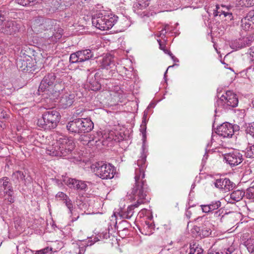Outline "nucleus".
I'll list each match as a JSON object with an SVG mask.
<instances>
[{
  "instance_id": "obj_1",
  "label": "nucleus",
  "mask_w": 254,
  "mask_h": 254,
  "mask_svg": "<svg viewBox=\"0 0 254 254\" xmlns=\"http://www.w3.org/2000/svg\"><path fill=\"white\" fill-rule=\"evenodd\" d=\"M146 158V155L142 154L137 161L136 167H135V183L132 189L131 194L133 199L136 200V202L133 205L128 206L127 209L121 210L119 212L118 215L121 218L130 219L133 214V209L135 207H137L141 204L148 202L150 199L147 196L149 189L146 180H144L145 170L147 167Z\"/></svg>"
},
{
  "instance_id": "obj_16",
  "label": "nucleus",
  "mask_w": 254,
  "mask_h": 254,
  "mask_svg": "<svg viewBox=\"0 0 254 254\" xmlns=\"http://www.w3.org/2000/svg\"><path fill=\"white\" fill-rule=\"evenodd\" d=\"M75 97V94L71 92L64 93L59 101L60 106L63 109L70 107L74 102Z\"/></svg>"
},
{
  "instance_id": "obj_51",
  "label": "nucleus",
  "mask_w": 254,
  "mask_h": 254,
  "mask_svg": "<svg viewBox=\"0 0 254 254\" xmlns=\"http://www.w3.org/2000/svg\"><path fill=\"white\" fill-rule=\"evenodd\" d=\"M224 16L226 18V20H231L233 19L232 13L230 11H227Z\"/></svg>"
},
{
  "instance_id": "obj_34",
  "label": "nucleus",
  "mask_w": 254,
  "mask_h": 254,
  "mask_svg": "<svg viewBox=\"0 0 254 254\" xmlns=\"http://www.w3.org/2000/svg\"><path fill=\"white\" fill-rule=\"evenodd\" d=\"M245 194L247 198L254 199V184L247 189Z\"/></svg>"
},
{
  "instance_id": "obj_24",
  "label": "nucleus",
  "mask_w": 254,
  "mask_h": 254,
  "mask_svg": "<svg viewBox=\"0 0 254 254\" xmlns=\"http://www.w3.org/2000/svg\"><path fill=\"white\" fill-rule=\"evenodd\" d=\"M235 251V248L233 246H226L218 252L211 251L207 254H231Z\"/></svg>"
},
{
  "instance_id": "obj_38",
  "label": "nucleus",
  "mask_w": 254,
  "mask_h": 254,
  "mask_svg": "<svg viewBox=\"0 0 254 254\" xmlns=\"http://www.w3.org/2000/svg\"><path fill=\"white\" fill-rule=\"evenodd\" d=\"M227 11L223 10V8L221 6L217 5L216 6V9L214 10V16H216L218 15L221 16V15H224L226 13Z\"/></svg>"
},
{
  "instance_id": "obj_31",
  "label": "nucleus",
  "mask_w": 254,
  "mask_h": 254,
  "mask_svg": "<svg viewBox=\"0 0 254 254\" xmlns=\"http://www.w3.org/2000/svg\"><path fill=\"white\" fill-rule=\"evenodd\" d=\"M16 65L17 67L18 68L19 70L22 71H26V68L27 66V63L26 60L22 59L21 58L17 60L16 61Z\"/></svg>"
},
{
  "instance_id": "obj_35",
  "label": "nucleus",
  "mask_w": 254,
  "mask_h": 254,
  "mask_svg": "<svg viewBox=\"0 0 254 254\" xmlns=\"http://www.w3.org/2000/svg\"><path fill=\"white\" fill-rule=\"evenodd\" d=\"M89 88L93 91H97L101 88V85L97 81L94 80L90 83Z\"/></svg>"
},
{
  "instance_id": "obj_12",
  "label": "nucleus",
  "mask_w": 254,
  "mask_h": 254,
  "mask_svg": "<svg viewBox=\"0 0 254 254\" xmlns=\"http://www.w3.org/2000/svg\"><path fill=\"white\" fill-rule=\"evenodd\" d=\"M149 4V2L148 0L135 2L133 6V11L143 18H148L150 16H153L155 13L153 11H149L147 8Z\"/></svg>"
},
{
  "instance_id": "obj_8",
  "label": "nucleus",
  "mask_w": 254,
  "mask_h": 254,
  "mask_svg": "<svg viewBox=\"0 0 254 254\" xmlns=\"http://www.w3.org/2000/svg\"><path fill=\"white\" fill-rule=\"evenodd\" d=\"M239 100L236 94L231 91H227L222 94L216 101L215 104V112L221 111L222 109L229 110L237 107Z\"/></svg>"
},
{
  "instance_id": "obj_23",
  "label": "nucleus",
  "mask_w": 254,
  "mask_h": 254,
  "mask_svg": "<svg viewBox=\"0 0 254 254\" xmlns=\"http://www.w3.org/2000/svg\"><path fill=\"white\" fill-rule=\"evenodd\" d=\"M3 189V193H11L13 191V188L9 181V179L7 177H3L0 180Z\"/></svg>"
},
{
  "instance_id": "obj_36",
  "label": "nucleus",
  "mask_w": 254,
  "mask_h": 254,
  "mask_svg": "<svg viewBox=\"0 0 254 254\" xmlns=\"http://www.w3.org/2000/svg\"><path fill=\"white\" fill-rule=\"evenodd\" d=\"M238 4L242 6H253V5H254V0H240L239 3H238Z\"/></svg>"
},
{
  "instance_id": "obj_17",
  "label": "nucleus",
  "mask_w": 254,
  "mask_h": 254,
  "mask_svg": "<svg viewBox=\"0 0 254 254\" xmlns=\"http://www.w3.org/2000/svg\"><path fill=\"white\" fill-rule=\"evenodd\" d=\"M221 202L219 200H214L207 204L200 205L201 210L204 213H212L221 208Z\"/></svg>"
},
{
  "instance_id": "obj_7",
  "label": "nucleus",
  "mask_w": 254,
  "mask_h": 254,
  "mask_svg": "<svg viewBox=\"0 0 254 254\" xmlns=\"http://www.w3.org/2000/svg\"><path fill=\"white\" fill-rule=\"evenodd\" d=\"M117 17L110 15L106 12H98L92 18V23L97 29L107 30L111 29L117 21Z\"/></svg>"
},
{
  "instance_id": "obj_62",
  "label": "nucleus",
  "mask_w": 254,
  "mask_h": 254,
  "mask_svg": "<svg viewBox=\"0 0 254 254\" xmlns=\"http://www.w3.org/2000/svg\"><path fill=\"white\" fill-rule=\"evenodd\" d=\"M102 78L103 79H107V78H110V76H109L108 77H107L106 76H105L104 77V75L103 74Z\"/></svg>"
},
{
  "instance_id": "obj_2",
  "label": "nucleus",
  "mask_w": 254,
  "mask_h": 254,
  "mask_svg": "<svg viewBox=\"0 0 254 254\" xmlns=\"http://www.w3.org/2000/svg\"><path fill=\"white\" fill-rule=\"evenodd\" d=\"M74 147L72 139L61 137L47 148L46 153L52 156L65 157L71 154Z\"/></svg>"
},
{
  "instance_id": "obj_21",
  "label": "nucleus",
  "mask_w": 254,
  "mask_h": 254,
  "mask_svg": "<svg viewBox=\"0 0 254 254\" xmlns=\"http://www.w3.org/2000/svg\"><path fill=\"white\" fill-rule=\"evenodd\" d=\"M245 195V192L243 190H234L230 195L229 202L234 203L235 202L240 201Z\"/></svg>"
},
{
  "instance_id": "obj_50",
  "label": "nucleus",
  "mask_w": 254,
  "mask_h": 254,
  "mask_svg": "<svg viewBox=\"0 0 254 254\" xmlns=\"http://www.w3.org/2000/svg\"><path fill=\"white\" fill-rule=\"evenodd\" d=\"M56 197L60 198L64 200L66 198L68 197L67 195L63 192H59L56 194Z\"/></svg>"
},
{
  "instance_id": "obj_61",
  "label": "nucleus",
  "mask_w": 254,
  "mask_h": 254,
  "mask_svg": "<svg viewBox=\"0 0 254 254\" xmlns=\"http://www.w3.org/2000/svg\"><path fill=\"white\" fill-rule=\"evenodd\" d=\"M172 66H169L168 67L167 69L166 70V71H165V73H164V77H166V74H167V71H168V68H170V67H172Z\"/></svg>"
},
{
  "instance_id": "obj_19",
  "label": "nucleus",
  "mask_w": 254,
  "mask_h": 254,
  "mask_svg": "<svg viewBox=\"0 0 254 254\" xmlns=\"http://www.w3.org/2000/svg\"><path fill=\"white\" fill-rule=\"evenodd\" d=\"M115 65L113 57L111 54H106L103 57L101 63V67L102 69H106L105 72Z\"/></svg>"
},
{
  "instance_id": "obj_15",
  "label": "nucleus",
  "mask_w": 254,
  "mask_h": 254,
  "mask_svg": "<svg viewBox=\"0 0 254 254\" xmlns=\"http://www.w3.org/2000/svg\"><path fill=\"white\" fill-rule=\"evenodd\" d=\"M242 29L247 31L254 28V10L250 11L241 21Z\"/></svg>"
},
{
  "instance_id": "obj_29",
  "label": "nucleus",
  "mask_w": 254,
  "mask_h": 254,
  "mask_svg": "<svg viewBox=\"0 0 254 254\" xmlns=\"http://www.w3.org/2000/svg\"><path fill=\"white\" fill-rule=\"evenodd\" d=\"M25 177V176L23 172L20 171H17L12 174V179L13 181L17 183L24 180Z\"/></svg>"
},
{
  "instance_id": "obj_55",
  "label": "nucleus",
  "mask_w": 254,
  "mask_h": 254,
  "mask_svg": "<svg viewBox=\"0 0 254 254\" xmlns=\"http://www.w3.org/2000/svg\"><path fill=\"white\" fill-rule=\"evenodd\" d=\"M221 7L223 8V10L228 11H230V9L232 8V6L230 5H225L222 4Z\"/></svg>"
},
{
  "instance_id": "obj_32",
  "label": "nucleus",
  "mask_w": 254,
  "mask_h": 254,
  "mask_svg": "<svg viewBox=\"0 0 254 254\" xmlns=\"http://www.w3.org/2000/svg\"><path fill=\"white\" fill-rule=\"evenodd\" d=\"M245 131L247 135H250L254 138V122L247 124Z\"/></svg>"
},
{
  "instance_id": "obj_39",
  "label": "nucleus",
  "mask_w": 254,
  "mask_h": 254,
  "mask_svg": "<svg viewBox=\"0 0 254 254\" xmlns=\"http://www.w3.org/2000/svg\"><path fill=\"white\" fill-rule=\"evenodd\" d=\"M4 200L6 201L8 204H10L13 203L14 201V197L13 196V191H12L10 193H4Z\"/></svg>"
},
{
  "instance_id": "obj_20",
  "label": "nucleus",
  "mask_w": 254,
  "mask_h": 254,
  "mask_svg": "<svg viewBox=\"0 0 254 254\" xmlns=\"http://www.w3.org/2000/svg\"><path fill=\"white\" fill-rule=\"evenodd\" d=\"M57 25L58 26V28H57L55 30H53L52 33H49L50 35L49 36H47L46 37L49 38L51 42H57L58 40L61 39L63 36V29L60 28L59 25Z\"/></svg>"
},
{
  "instance_id": "obj_63",
  "label": "nucleus",
  "mask_w": 254,
  "mask_h": 254,
  "mask_svg": "<svg viewBox=\"0 0 254 254\" xmlns=\"http://www.w3.org/2000/svg\"><path fill=\"white\" fill-rule=\"evenodd\" d=\"M164 226H166V227H167V229H169V230H170V228H171L170 226H168L166 225H164Z\"/></svg>"
},
{
  "instance_id": "obj_6",
  "label": "nucleus",
  "mask_w": 254,
  "mask_h": 254,
  "mask_svg": "<svg viewBox=\"0 0 254 254\" xmlns=\"http://www.w3.org/2000/svg\"><path fill=\"white\" fill-rule=\"evenodd\" d=\"M66 127L69 132L80 134L91 131L94 124L90 119L79 118L68 122Z\"/></svg>"
},
{
  "instance_id": "obj_37",
  "label": "nucleus",
  "mask_w": 254,
  "mask_h": 254,
  "mask_svg": "<svg viewBox=\"0 0 254 254\" xmlns=\"http://www.w3.org/2000/svg\"><path fill=\"white\" fill-rule=\"evenodd\" d=\"M64 203L69 210V213L72 215L73 214V204L71 199L68 197L64 200Z\"/></svg>"
},
{
  "instance_id": "obj_57",
  "label": "nucleus",
  "mask_w": 254,
  "mask_h": 254,
  "mask_svg": "<svg viewBox=\"0 0 254 254\" xmlns=\"http://www.w3.org/2000/svg\"><path fill=\"white\" fill-rule=\"evenodd\" d=\"M70 216L71 217L72 221H75L77 220L78 219V218H79V215H78L77 216H75L73 212L72 215L71 214H70Z\"/></svg>"
},
{
  "instance_id": "obj_40",
  "label": "nucleus",
  "mask_w": 254,
  "mask_h": 254,
  "mask_svg": "<svg viewBox=\"0 0 254 254\" xmlns=\"http://www.w3.org/2000/svg\"><path fill=\"white\" fill-rule=\"evenodd\" d=\"M246 155L247 157L254 158V144L250 146L247 148Z\"/></svg>"
},
{
  "instance_id": "obj_22",
  "label": "nucleus",
  "mask_w": 254,
  "mask_h": 254,
  "mask_svg": "<svg viewBox=\"0 0 254 254\" xmlns=\"http://www.w3.org/2000/svg\"><path fill=\"white\" fill-rule=\"evenodd\" d=\"M154 225L149 221H145L140 232L142 234L150 236L154 233Z\"/></svg>"
},
{
  "instance_id": "obj_18",
  "label": "nucleus",
  "mask_w": 254,
  "mask_h": 254,
  "mask_svg": "<svg viewBox=\"0 0 254 254\" xmlns=\"http://www.w3.org/2000/svg\"><path fill=\"white\" fill-rule=\"evenodd\" d=\"M215 186L224 192L229 191L233 187V183L229 179H219L216 180Z\"/></svg>"
},
{
  "instance_id": "obj_33",
  "label": "nucleus",
  "mask_w": 254,
  "mask_h": 254,
  "mask_svg": "<svg viewBox=\"0 0 254 254\" xmlns=\"http://www.w3.org/2000/svg\"><path fill=\"white\" fill-rule=\"evenodd\" d=\"M87 189V185L85 181L78 180L75 190L77 191H86Z\"/></svg>"
},
{
  "instance_id": "obj_4",
  "label": "nucleus",
  "mask_w": 254,
  "mask_h": 254,
  "mask_svg": "<svg viewBox=\"0 0 254 254\" xmlns=\"http://www.w3.org/2000/svg\"><path fill=\"white\" fill-rule=\"evenodd\" d=\"M31 27L32 31L37 34L44 33L45 37L49 36V33L58 28L57 22L54 19L38 16L31 21Z\"/></svg>"
},
{
  "instance_id": "obj_64",
  "label": "nucleus",
  "mask_w": 254,
  "mask_h": 254,
  "mask_svg": "<svg viewBox=\"0 0 254 254\" xmlns=\"http://www.w3.org/2000/svg\"><path fill=\"white\" fill-rule=\"evenodd\" d=\"M1 55V49H0V56Z\"/></svg>"
},
{
  "instance_id": "obj_46",
  "label": "nucleus",
  "mask_w": 254,
  "mask_h": 254,
  "mask_svg": "<svg viewBox=\"0 0 254 254\" xmlns=\"http://www.w3.org/2000/svg\"><path fill=\"white\" fill-rule=\"evenodd\" d=\"M242 40L243 42V45L244 47L250 46L252 42L251 39L248 37L243 38V39H242Z\"/></svg>"
},
{
  "instance_id": "obj_5",
  "label": "nucleus",
  "mask_w": 254,
  "mask_h": 254,
  "mask_svg": "<svg viewBox=\"0 0 254 254\" xmlns=\"http://www.w3.org/2000/svg\"><path fill=\"white\" fill-rule=\"evenodd\" d=\"M60 119V114L56 110L47 111L43 113L42 118L38 120L37 125L45 130L52 129L57 127Z\"/></svg>"
},
{
  "instance_id": "obj_53",
  "label": "nucleus",
  "mask_w": 254,
  "mask_h": 254,
  "mask_svg": "<svg viewBox=\"0 0 254 254\" xmlns=\"http://www.w3.org/2000/svg\"><path fill=\"white\" fill-rule=\"evenodd\" d=\"M49 251V248H46L41 250L36 251L35 254H47Z\"/></svg>"
},
{
  "instance_id": "obj_28",
  "label": "nucleus",
  "mask_w": 254,
  "mask_h": 254,
  "mask_svg": "<svg viewBox=\"0 0 254 254\" xmlns=\"http://www.w3.org/2000/svg\"><path fill=\"white\" fill-rule=\"evenodd\" d=\"M224 212V209L222 208H219V209L214 211L213 213V218L214 219V221H219L220 222H222V219L224 218L225 216V214H223Z\"/></svg>"
},
{
  "instance_id": "obj_10",
  "label": "nucleus",
  "mask_w": 254,
  "mask_h": 254,
  "mask_svg": "<svg viewBox=\"0 0 254 254\" xmlns=\"http://www.w3.org/2000/svg\"><path fill=\"white\" fill-rule=\"evenodd\" d=\"M21 27L22 24L20 22L6 19L0 13V30L5 34L14 36L20 32Z\"/></svg>"
},
{
  "instance_id": "obj_54",
  "label": "nucleus",
  "mask_w": 254,
  "mask_h": 254,
  "mask_svg": "<svg viewBox=\"0 0 254 254\" xmlns=\"http://www.w3.org/2000/svg\"><path fill=\"white\" fill-rule=\"evenodd\" d=\"M169 56L171 57V59L174 61L175 62H179V60L176 58L173 54L169 51V52H167V53Z\"/></svg>"
},
{
  "instance_id": "obj_56",
  "label": "nucleus",
  "mask_w": 254,
  "mask_h": 254,
  "mask_svg": "<svg viewBox=\"0 0 254 254\" xmlns=\"http://www.w3.org/2000/svg\"><path fill=\"white\" fill-rule=\"evenodd\" d=\"M191 215V211L190 210H189V209H187L186 210V212L185 213V216H186V217L188 219H190V218Z\"/></svg>"
},
{
  "instance_id": "obj_3",
  "label": "nucleus",
  "mask_w": 254,
  "mask_h": 254,
  "mask_svg": "<svg viewBox=\"0 0 254 254\" xmlns=\"http://www.w3.org/2000/svg\"><path fill=\"white\" fill-rule=\"evenodd\" d=\"M56 76L54 73H49L44 76L39 87L38 92L42 93L45 98H49L50 100L55 101L60 95L59 91L55 90L54 84Z\"/></svg>"
},
{
  "instance_id": "obj_30",
  "label": "nucleus",
  "mask_w": 254,
  "mask_h": 254,
  "mask_svg": "<svg viewBox=\"0 0 254 254\" xmlns=\"http://www.w3.org/2000/svg\"><path fill=\"white\" fill-rule=\"evenodd\" d=\"M129 225L128 222L126 220H122L119 224L116 223V228L118 231H123L127 230Z\"/></svg>"
},
{
  "instance_id": "obj_42",
  "label": "nucleus",
  "mask_w": 254,
  "mask_h": 254,
  "mask_svg": "<svg viewBox=\"0 0 254 254\" xmlns=\"http://www.w3.org/2000/svg\"><path fill=\"white\" fill-rule=\"evenodd\" d=\"M169 30V25H166L159 32V35H158V37H161L162 38L165 37L166 34Z\"/></svg>"
},
{
  "instance_id": "obj_58",
  "label": "nucleus",
  "mask_w": 254,
  "mask_h": 254,
  "mask_svg": "<svg viewBox=\"0 0 254 254\" xmlns=\"http://www.w3.org/2000/svg\"><path fill=\"white\" fill-rule=\"evenodd\" d=\"M103 238L104 239H108L110 238V235L109 233H107L106 232L104 233V232L102 233Z\"/></svg>"
},
{
  "instance_id": "obj_9",
  "label": "nucleus",
  "mask_w": 254,
  "mask_h": 254,
  "mask_svg": "<svg viewBox=\"0 0 254 254\" xmlns=\"http://www.w3.org/2000/svg\"><path fill=\"white\" fill-rule=\"evenodd\" d=\"M91 169L95 174L102 179H110L114 176V167L110 164L96 162L91 166Z\"/></svg>"
},
{
  "instance_id": "obj_25",
  "label": "nucleus",
  "mask_w": 254,
  "mask_h": 254,
  "mask_svg": "<svg viewBox=\"0 0 254 254\" xmlns=\"http://www.w3.org/2000/svg\"><path fill=\"white\" fill-rule=\"evenodd\" d=\"M77 180H78L76 179L71 178L66 176H63V181L64 184L69 188L74 190H75Z\"/></svg>"
},
{
  "instance_id": "obj_48",
  "label": "nucleus",
  "mask_w": 254,
  "mask_h": 254,
  "mask_svg": "<svg viewBox=\"0 0 254 254\" xmlns=\"http://www.w3.org/2000/svg\"><path fill=\"white\" fill-rule=\"evenodd\" d=\"M235 45V46L236 47V48L238 49H242L244 48L243 46V42L242 40V39H239L238 41H236L234 43Z\"/></svg>"
},
{
  "instance_id": "obj_26",
  "label": "nucleus",
  "mask_w": 254,
  "mask_h": 254,
  "mask_svg": "<svg viewBox=\"0 0 254 254\" xmlns=\"http://www.w3.org/2000/svg\"><path fill=\"white\" fill-rule=\"evenodd\" d=\"M212 233L211 229L210 227L206 226H203L199 228V236L201 238L208 237Z\"/></svg>"
},
{
  "instance_id": "obj_60",
  "label": "nucleus",
  "mask_w": 254,
  "mask_h": 254,
  "mask_svg": "<svg viewBox=\"0 0 254 254\" xmlns=\"http://www.w3.org/2000/svg\"><path fill=\"white\" fill-rule=\"evenodd\" d=\"M78 249H79V252L78 253V254H83L84 252V250L83 248H82L81 249H80L79 248H78Z\"/></svg>"
},
{
  "instance_id": "obj_43",
  "label": "nucleus",
  "mask_w": 254,
  "mask_h": 254,
  "mask_svg": "<svg viewBox=\"0 0 254 254\" xmlns=\"http://www.w3.org/2000/svg\"><path fill=\"white\" fill-rule=\"evenodd\" d=\"M9 115L3 109H0V122H2V120L8 118Z\"/></svg>"
},
{
  "instance_id": "obj_14",
  "label": "nucleus",
  "mask_w": 254,
  "mask_h": 254,
  "mask_svg": "<svg viewBox=\"0 0 254 254\" xmlns=\"http://www.w3.org/2000/svg\"><path fill=\"white\" fill-rule=\"evenodd\" d=\"M239 127L237 126H233L228 123H223L217 128V134L223 137H231L234 134L235 129Z\"/></svg>"
},
{
  "instance_id": "obj_44",
  "label": "nucleus",
  "mask_w": 254,
  "mask_h": 254,
  "mask_svg": "<svg viewBox=\"0 0 254 254\" xmlns=\"http://www.w3.org/2000/svg\"><path fill=\"white\" fill-rule=\"evenodd\" d=\"M26 61H27V67H26V71H31L32 69V68L34 65V64L32 63V61L31 59H26Z\"/></svg>"
},
{
  "instance_id": "obj_49",
  "label": "nucleus",
  "mask_w": 254,
  "mask_h": 254,
  "mask_svg": "<svg viewBox=\"0 0 254 254\" xmlns=\"http://www.w3.org/2000/svg\"><path fill=\"white\" fill-rule=\"evenodd\" d=\"M250 51V60L252 62H254V47H252L249 49Z\"/></svg>"
},
{
  "instance_id": "obj_47",
  "label": "nucleus",
  "mask_w": 254,
  "mask_h": 254,
  "mask_svg": "<svg viewBox=\"0 0 254 254\" xmlns=\"http://www.w3.org/2000/svg\"><path fill=\"white\" fill-rule=\"evenodd\" d=\"M146 124L141 123L140 126V132L142 133L143 135V137L145 138L146 137Z\"/></svg>"
},
{
  "instance_id": "obj_11",
  "label": "nucleus",
  "mask_w": 254,
  "mask_h": 254,
  "mask_svg": "<svg viewBox=\"0 0 254 254\" xmlns=\"http://www.w3.org/2000/svg\"><path fill=\"white\" fill-rule=\"evenodd\" d=\"M93 53L90 49H86L79 50L70 54V64H77L88 61L93 57Z\"/></svg>"
},
{
  "instance_id": "obj_41",
  "label": "nucleus",
  "mask_w": 254,
  "mask_h": 254,
  "mask_svg": "<svg viewBox=\"0 0 254 254\" xmlns=\"http://www.w3.org/2000/svg\"><path fill=\"white\" fill-rule=\"evenodd\" d=\"M80 139L81 140V141H84L85 142H84L83 144H85L90 143L92 141H93L94 139V137L91 135H90V136H87L86 135H81V136L80 137Z\"/></svg>"
},
{
  "instance_id": "obj_59",
  "label": "nucleus",
  "mask_w": 254,
  "mask_h": 254,
  "mask_svg": "<svg viewBox=\"0 0 254 254\" xmlns=\"http://www.w3.org/2000/svg\"><path fill=\"white\" fill-rule=\"evenodd\" d=\"M63 179L61 180H56V183L59 186H62L63 185Z\"/></svg>"
},
{
  "instance_id": "obj_27",
  "label": "nucleus",
  "mask_w": 254,
  "mask_h": 254,
  "mask_svg": "<svg viewBox=\"0 0 254 254\" xmlns=\"http://www.w3.org/2000/svg\"><path fill=\"white\" fill-rule=\"evenodd\" d=\"M203 250L196 244H190L189 254H203Z\"/></svg>"
},
{
  "instance_id": "obj_45",
  "label": "nucleus",
  "mask_w": 254,
  "mask_h": 254,
  "mask_svg": "<svg viewBox=\"0 0 254 254\" xmlns=\"http://www.w3.org/2000/svg\"><path fill=\"white\" fill-rule=\"evenodd\" d=\"M151 106V104H149L147 108L144 111L143 120L142 121V124H146V118L148 113L149 108Z\"/></svg>"
},
{
  "instance_id": "obj_13",
  "label": "nucleus",
  "mask_w": 254,
  "mask_h": 254,
  "mask_svg": "<svg viewBox=\"0 0 254 254\" xmlns=\"http://www.w3.org/2000/svg\"><path fill=\"white\" fill-rule=\"evenodd\" d=\"M224 159L228 164L232 167L240 164L244 160V157L242 152L236 149L225 154Z\"/></svg>"
},
{
  "instance_id": "obj_52",
  "label": "nucleus",
  "mask_w": 254,
  "mask_h": 254,
  "mask_svg": "<svg viewBox=\"0 0 254 254\" xmlns=\"http://www.w3.org/2000/svg\"><path fill=\"white\" fill-rule=\"evenodd\" d=\"M157 42H158L159 44V47L160 49L163 50L166 54L168 52H169V50L166 49L165 48V45L161 43V40H157Z\"/></svg>"
}]
</instances>
